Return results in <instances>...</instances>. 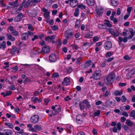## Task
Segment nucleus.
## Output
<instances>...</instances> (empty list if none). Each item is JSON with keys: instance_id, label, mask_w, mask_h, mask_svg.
<instances>
[{"instance_id": "obj_1", "label": "nucleus", "mask_w": 135, "mask_h": 135, "mask_svg": "<svg viewBox=\"0 0 135 135\" xmlns=\"http://www.w3.org/2000/svg\"><path fill=\"white\" fill-rule=\"evenodd\" d=\"M115 76V74L114 73H112L111 74L108 75L104 79L105 83L106 84L112 83L114 81Z\"/></svg>"}, {"instance_id": "obj_2", "label": "nucleus", "mask_w": 135, "mask_h": 135, "mask_svg": "<svg viewBox=\"0 0 135 135\" xmlns=\"http://www.w3.org/2000/svg\"><path fill=\"white\" fill-rule=\"evenodd\" d=\"M39 120V117L37 115H34L32 116L30 119L31 122L35 124L37 123Z\"/></svg>"}, {"instance_id": "obj_3", "label": "nucleus", "mask_w": 135, "mask_h": 135, "mask_svg": "<svg viewBox=\"0 0 135 135\" xmlns=\"http://www.w3.org/2000/svg\"><path fill=\"white\" fill-rule=\"evenodd\" d=\"M57 57L56 55L54 54H50L49 56V59L50 61L51 62H56L57 59Z\"/></svg>"}, {"instance_id": "obj_4", "label": "nucleus", "mask_w": 135, "mask_h": 135, "mask_svg": "<svg viewBox=\"0 0 135 135\" xmlns=\"http://www.w3.org/2000/svg\"><path fill=\"white\" fill-rule=\"evenodd\" d=\"M73 34V32L71 31L70 29L66 30L65 33V36L67 39H68Z\"/></svg>"}, {"instance_id": "obj_5", "label": "nucleus", "mask_w": 135, "mask_h": 135, "mask_svg": "<svg viewBox=\"0 0 135 135\" xmlns=\"http://www.w3.org/2000/svg\"><path fill=\"white\" fill-rule=\"evenodd\" d=\"M96 12L97 15L99 17L101 16L103 13V9L100 7L96 9Z\"/></svg>"}, {"instance_id": "obj_6", "label": "nucleus", "mask_w": 135, "mask_h": 135, "mask_svg": "<svg viewBox=\"0 0 135 135\" xmlns=\"http://www.w3.org/2000/svg\"><path fill=\"white\" fill-rule=\"evenodd\" d=\"M112 46L111 42L109 41H108L105 43L104 46L106 50H109L112 47Z\"/></svg>"}, {"instance_id": "obj_7", "label": "nucleus", "mask_w": 135, "mask_h": 135, "mask_svg": "<svg viewBox=\"0 0 135 135\" xmlns=\"http://www.w3.org/2000/svg\"><path fill=\"white\" fill-rule=\"evenodd\" d=\"M109 32L110 34L113 35L114 37H116L118 36V35L119 33V32L118 31L115 32L113 29L112 28H109Z\"/></svg>"}, {"instance_id": "obj_8", "label": "nucleus", "mask_w": 135, "mask_h": 135, "mask_svg": "<svg viewBox=\"0 0 135 135\" xmlns=\"http://www.w3.org/2000/svg\"><path fill=\"white\" fill-rule=\"evenodd\" d=\"M23 17V14L22 13H20L15 17L14 21L15 22H18Z\"/></svg>"}, {"instance_id": "obj_9", "label": "nucleus", "mask_w": 135, "mask_h": 135, "mask_svg": "<svg viewBox=\"0 0 135 135\" xmlns=\"http://www.w3.org/2000/svg\"><path fill=\"white\" fill-rule=\"evenodd\" d=\"M41 51L42 52H43L44 53H47L50 51V47L49 46H43L42 48Z\"/></svg>"}, {"instance_id": "obj_10", "label": "nucleus", "mask_w": 135, "mask_h": 135, "mask_svg": "<svg viewBox=\"0 0 135 135\" xmlns=\"http://www.w3.org/2000/svg\"><path fill=\"white\" fill-rule=\"evenodd\" d=\"M18 1H16L12 3L11 2L9 3V4L10 5H11L12 6L11 7V8H15V7H18L19 5L18 3Z\"/></svg>"}, {"instance_id": "obj_11", "label": "nucleus", "mask_w": 135, "mask_h": 135, "mask_svg": "<svg viewBox=\"0 0 135 135\" xmlns=\"http://www.w3.org/2000/svg\"><path fill=\"white\" fill-rule=\"evenodd\" d=\"M83 117V116L80 115H78L76 118L77 122L79 124H81L82 123V119Z\"/></svg>"}, {"instance_id": "obj_12", "label": "nucleus", "mask_w": 135, "mask_h": 135, "mask_svg": "<svg viewBox=\"0 0 135 135\" xmlns=\"http://www.w3.org/2000/svg\"><path fill=\"white\" fill-rule=\"evenodd\" d=\"M97 70L96 71L93 75V78L96 80L100 79V75H99L100 74L97 73Z\"/></svg>"}, {"instance_id": "obj_13", "label": "nucleus", "mask_w": 135, "mask_h": 135, "mask_svg": "<svg viewBox=\"0 0 135 135\" xmlns=\"http://www.w3.org/2000/svg\"><path fill=\"white\" fill-rule=\"evenodd\" d=\"M64 81L62 83V84L64 85L67 86L70 84V80L68 78L66 77L64 79Z\"/></svg>"}, {"instance_id": "obj_14", "label": "nucleus", "mask_w": 135, "mask_h": 135, "mask_svg": "<svg viewBox=\"0 0 135 135\" xmlns=\"http://www.w3.org/2000/svg\"><path fill=\"white\" fill-rule=\"evenodd\" d=\"M28 38V35L27 32L23 33L22 34L21 39L23 40H27Z\"/></svg>"}, {"instance_id": "obj_15", "label": "nucleus", "mask_w": 135, "mask_h": 135, "mask_svg": "<svg viewBox=\"0 0 135 135\" xmlns=\"http://www.w3.org/2000/svg\"><path fill=\"white\" fill-rule=\"evenodd\" d=\"M70 1V6L73 7H75L78 4L77 1Z\"/></svg>"}, {"instance_id": "obj_16", "label": "nucleus", "mask_w": 135, "mask_h": 135, "mask_svg": "<svg viewBox=\"0 0 135 135\" xmlns=\"http://www.w3.org/2000/svg\"><path fill=\"white\" fill-rule=\"evenodd\" d=\"M7 37V39L8 40L13 41L15 40V38L13 37L10 33H7L6 35Z\"/></svg>"}, {"instance_id": "obj_17", "label": "nucleus", "mask_w": 135, "mask_h": 135, "mask_svg": "<svg viewBox=\"0 0 135 135\" xmlns=\"http://www.w3.org/2000/svg\"><path fill=\"white\" fill-rule=\"evenodd\" d=\"M55 38V37L54 36H52L51 37L48 36L45 38V40L50 42Z\"/></svg>"}, {"instance_id": "obj_18", "label": "nucleus", "mask_w": 135, "mask_h": 135, "mask_svg": "<svg viewBox=\"0 0 135 135\" xmlns=\"http://www.w3.org/2000/svg\"><path fill=\"white\" fill-rule=\"evenodd\" d=\"M128 126L131 127L133 125V123L129 119H128L126 120V121L125 123Z\"/></svg>"}, {"instance_id": "obj_19", "label": "nucleus", "mask_w": 135, "mask_h": 135, "mask_svg": "<svg viewBox=\"0 0 135 135\" xmlns=\"http://www.w3.org/2000/svg\"><path fill=\"white\" fill-rule=\"evenodd\" d=\"M83 103L86 104V107L88 108L89 109L90 108L91 106L87 99L84 100L83 101Z\"/></svg>"}, {"instance_id": "obj_20", "label": "nucleus", "mask_w": 135, "mask_h": 135, "mask_svg": "<svg viewBox=\"0 0 135 135\" xmlns=\"http://www.w3.org/2000/svg\"><path fill=\"white\" fill-rule=\"evenodd\" d=\"M6 42L5 41H3L2 44L0 43V49L2 48L4 50L6 47Z\"/></svg>"}, {"instance_id": "obj_21", "label": "nucleus", "mask_w": 135, "mask_h": 135, "mask_svg": "<svg viewBox=\"0 0 135 135\" xmlns=\"http://www.w3.org/2000/svg\"><path fill=\"white\" fill-rule=\"evenodd\" d=\"M86 2L89 6H93L95 3L94 1H86Z\"/></svg>"}, {"instance_id": "obj_22", "label": "nucleus", "mask_w": 135, "mask_h": 135, "mask_svg": "<svg viewBox=\"0 0 135 135\" xmlns=\"http://www.w3.org/2000/svg\"><path fill=\"white\" fill-rule=\"evenodd\" d=\"M91 60L86 61V64L84 66V68H88L91 65Z\"/></svg>"}, {"instance_id": "obj_23", "label": "nucleus", "mask_w": 135, "mask_h": 135, "mask_svg": "<svg viewBox=\"0 0 135 135\" xmlns=\"http://www.w3.org/2000/svg\"><path fill=\"white\" fill-rule=\"evenodd\" d=\"M111 3L112 6L116 7L118 4V2L116 1H111Z\"/></svg>"}, {"instance_id": "obj_24", "label": "nucleus", "mask_w": 135, "mask_h": 135, "mask_svg": "<svg viewBox=\"0 0 135 135\" xmlns=\"http://www.w3.org/2000/svg\"><path fill=\"white\" fill-rule=\"evenodd\" d=\"M129 116L131 117H133L134 119H135V110H132L130 112Z\"/></svg>"}, {"instance_id": "obj_25", "label": "nucleus", "mask_w": 135, "mask_h": 135, "mask_svg": "<svg viewBox=\"0 0 135 135\" xmlns=\"http://www.w3.org/2000/svg\"><path fill=\"white\" fill-rule=\"evenodd\" d=\"M122 94V91L121 90L120 91L119 90H117L115 91L114 94L115 96L120 95Z\"/></svg>"}, {"instance_id": "obj_26", "label": "nucleus", "mask_w": 135, "mask_h": 135, "mask_svg": "<svg viewBox=\"0 0 135 135\" xmlns=\"http://www.w3.org/2000/svg\"><path fill=\"white\" fill-rule=\"evenodd\" d=\"M112 101H107L105 102V104L106 106L107 107H109L112 104Z\"/></svg>"}, {"instance_id": "obj_27", "label": "nucleus", "mask_w": 135, "mask_h": 135, "mask_svg": "<svg viewBox=\"0 0 135 135\" xmlns=\"http://www.w3.org/2000/svg\"><path fill=\"white\" fill-rule=\"evenodd\" d=\"M4 125L5 126H7L8 127L12 129L14 127V126L12 123H8L7 122H6L4 123Z\"/></svg>"}, {"instance_id": "obj_28", "label": "nucleus", "mask_w": 135, "mask_h": 135, "mask_svg": "<svg viewBox=\"0 0 135 135\" xmlns=\"http://www.w3.org/2000/svg\"><path fill=\"white\" fill-rule=\"evenodd\" d=\"M92 37V35L88 33H86L85 35V38H91Z\"/></svg>"}, {"instance_id": "obj_29", "label": "nucleus", "mask_w": 135, "mask_h": 135, "mask_svg": "<svg viewBox=\"0 0 135 135\" xmlns=\"http://www.w3.org/2000/svg\"><path fill=\"white\" fill-rule=\"evenodd\" d=\"M31 1V3H32L31 4L32 6H34L36 5V3H38L40 1Z\"/></svg>"}, {"instance_id": "obj_30", "label": "nucleus", "mask_w": 135, "mask_h": 135, "mask_svg": "<svg viewBox=\"0 0 135 135\" xmlns=\"http://www.w3.org/2000/svg\"><path fill=\"white\" fill-rule=\"evenodd\" d=\"M28 26V28L31 31H33L34 30V29L33 28L32 25L30 24H27Z\"/></svg>"}, {"instance_id": "obj_31", "label": "nucleus", "mask_w": 135, "mask_h": 135, "mask_svg": "<svg viewBox=\"0 0 135 135\" xmlns=\"http://www.w3.org/2000/svg\"><path fill=\"white\" fill-rule=\"evenodd\" d=\"M79 9L77 8L75 9V12L74 13V15L75 16H78L79 15Z\"/></svg>"}, {"instance_id": "obj_32", "label": "nucleus", "mask_w": 135, "mask_h": 135, "mask_svg": "<svg viewBox=\"0 0 135 135\" xmlns=\"http://www.w3.org/2000/svg\"><path fill=\"white\" fill-rule=\"evenodd\" d=\"M130 33L131 34V35L129 36L128 37V38L129 39H131L133 37V36H134V34L133 32V30L130 31Z\"/></svg>"}, {"instance_id": "obj_33", "label": "nucleus", "mask_w": 135, "mask_h": 135, "mask_svg": "<svg viewBox=\"0 0 135 135\" xmlns=\"http://www.w3.org/2000/svg\"><path fill=\"white\" fill-rule=\"evenodd\" d=\"M80 21L79 20H77L75 23V27L76 28H77L79 26V25L80 24Z\"/></svg>"}, {"instance_id": "obj_34", "label": "nucleus", "mask_w": 135, "mask_h": 135, "mask_svg": "<svg viewBox=\"0 0 135 135\" xmlns=\"http://www.w3.org/2000/svg\"><path fill=\"white\" fill-rule=\"evenodd\" d=\"M34 127L35 129L37 130L40 131L42 129L41 127L37 125H35Z\"/></svg>"}, {"instance_id": "obj_35", "label": "nucleus", "mask_w": 135, "mask_h": 135, "mask_svg": "<svg viewBox=\"0 0 135 135\" xmlns=\"http://www.w3.org/2000/svg\"><path fill=\"white\" fill-rule=\"evenodd\" d=\"M51 28L54 30L56 31L58 29V26L57 25H54L51 27Z\"/></svg>"}, {"instance_id": "obj_36", "label": "nucleus", "mask_w": 135, "mask_h": 135, "mask_svg": "<svg viewBox=\"0 0 135 135\" xmlns=\"http://www.w3.org/2000/svg\"><path fill=\"white\" fill-rule=\"evenodd\" d=\"M100 111L99 110H98L97 111L94 112V116H98L100 113Z\"/></svg>"}, {"instance_id": "obj_37", "label": "nucleus", "mask_w": 135, "mask_h": 135, "mask_svg": "<svg viewBox=\"0 0 135 135\" xmlns=\"http://www.w3.org/2000/svg\"><path fill=\"white\" fill-rule=\"evenodd\" d=\"M127 98L126 97L125 95H123L121 98V100L122 102H125L127 100Z\"/></svg>"}, {"instance_id": "obj_38", "label": "nucleus", "mask_w": 135, "mask_h": 135, "mask_svg": "<svg viewBox=\"0 0 135 135\" xmlns=\"http://www.w3.org/2000/svg\"><path fill=\"white\" fill-rule=\"evenodd\" d=\"M11 33L13 35L15 36H17L18 35V31H16L15 30H14V31H13L11 32Z\"/></svg>"}, {"instance_id": "obj_39", "label": "nucleus", "mask_w": 135, "mask_h": 135, "mask_svg": "<svg viewBox=\"0 0 135 135\" xmlns=\"http://www.w3.org/2000/svg\"><path fill=\"white\" fill-rule=\"evenodd\" d=\"M31 3V1H28L25 4L24 7L25 8L28 7Z\"/></svg>"}, {"instance_id": "obj_40", "label": "nucleus", "mask_w": 135, "mask_h": 135, "mask_svg": "<svg viewBox=\"0 0 135 135\" xmlns=\"http://www.w3.org/2000/svg\"><path fill=\"white\" fill-rule=\"evenodd\" d=\"M17 49V48L16 47H13L11 50V53L12 54L14 55L15 52L16 51Z\"/></svg>"}, {"instance_id": "obj_41", "label": "nucleus", "mask_w": 135, "mask_h": 135, "mask_svg": "<svg viewBox=\"0 0 135 135\" xmlns=\"http://www.w3.org/2000/svg\"><path fill=\"white\" fill-rule=\"evenodd\" d=\"M110 18L111 20L113 21V23L114 24H115L118 22V20L116 18H115L114 17H113V18Z\"/></svg>"}, {"instance_id": "obj_42", "label": "nucleus", "mask_w": 135, "mask_h": 135, "mask_svg": "<svg viewBox=\"0 0 135 135\" xmlns=\"http://www.w3.org/2000/svg\"><path fill=\"white\" fill-rule=\"evenodd\" d=\"M66 128L68 131L69 132V133H71V126H68L66 127Z\"/></svg>"}, {"instance_id": "obj_43", "label": "nucleus", "mask_w": 135, "mask_h": 135, "mask_svg": "<svg viewBox=\"0 0 135 135\" xmlns=\"http://www.w3.org/2000/svg\"><path fill=\"white\" fill-rule=\"evenodd\" d=\"M124 59L126 60H129L131 59V57H129L128 55H125L123 57Z\"/></svg>"}, {"instance_id": "obj_44", "label": "nucleus", "mask_w": 135, "mask_h": 135, "mask_svg": "<svg viewBox=\"0 0 135 135\" xmlns=\"http://www.w3.org/2000/svg\"><path fill=\"white\" fill-rule=\"evenodd\" d=\"M78 7L79 8H81V9H85L86 8L85 6L83 4L78 5Z\"/></svg>"}, {"instance_id": "obj_45", "label": "nucleus", "mask_w": 135, "mask_h": 135, "mask_svg": "<svg viewBox=\"0 0 135 135\" xmlns=\"http://www.w3.org/2000/svg\"><path fill=\"white\" fill-rule=\"evenodd\" d=\"M38 100V98L37 97H33L31 98V100L32 101L34 102L35 103Z\"/></svg>"}, {"instance_id": "obj_46", "label": "nucleus", "mask_w": 135, "mask_h": 135, "mask_svg": "<svg viewBox=\"0 0 135 135\" xmlns=\"http://www.w3.org/2000/svg\"><path fill=\"white\" fill-rule=\"evenodd\" d=\"M10 31L11 33L12 32L14 31L15 30L14 29V27H13L11 25H10L8 28Z\"/></svg>"}, {"instance_id": "obj_47", "label": "nucleus", "mask_w": 135, "mask_h": 135, "mask_svg": "<svg viewBox=\"0 0 135 135\" xmlns=\"http://www.w3.org/2000/svg\"><path fill=\"white\" fill-rule=\"evenodd\" d=\"M45 3L47 6H49L51 5L52 3V1H46Z\"/></svg>"}, {"instance_id": "obj_48", "label": "nucleus", "mask_w": 135, "mask_h": 135, "mask_svg": "<svg viewBox=\"0 0 135 135\" xmlns=\"http://www.w3.org/2000/svg\"><path fill=\"white\" fill-rule=\"evenodd\" d=\"M79 106L80 108V109L81 110H84L85 108L84 105V104H81L80 103L79 104Z\"/></svg>"}, {"instance_id": "obj_49", "label": "nucleus", "mask_w": 135, "mask_h": 135, "mask_svg": "<svg viewBox=\"0 0 135 135\" xmlns=\"http://www.w3.org/2000/svg\"><path fill=\"white\" fill-rule=\"evenodd\" d=\"M121 124L119 122H118L117 125V127L118 130H120L121 128Z\"/></svg>"}, {"instance_id": "obj_50", "label": "nucleus", "mask_w": 135, "mask_h": 135, "mask_svg": "<svg viewBox=\"0 0 135 135\" xmlns=\"http://www.w3.org/2000/svg\"><path fill=\"white\" fill-rule=\"evenodd\" d=\"M50 12H48L46 13H44V17L46 18H47L48 17H49Z\"/></svg>"}, {"instance_id": "obj_51", "label": "nucleus", "mask_w": 135, "mask_h": 135, "mask_svg": "<svg viewBox=\"0 0 135 135\" xmlns=\"http://www.w3.org/2000/svg\"><path fill=\"white\" fill-rule=\"evenodd\" d=\"M9 89L12 90H15L16 88H15V85L10 86L9 87Z\"/></svg>"}, {"instance_id": "obj_52", "label": "nucleus", "mask_w": 135, "mask_h": 135, "mask_svg": "<svg viewBox=\"0 0 135 135\" xmlns=\"http://www.w3.org/2000/svg\"><path fill=\"white\" fill-rule=\"evenodd\" d=\"M72 70V68L71 67H69L67 69L66 72L68 73H71Z\"/></svg>"}, {"instance_id": "obj_53", "label": "nucleus", "mask_w": 135, "mask_h": 135, "mask_svg": "<svg viewBox=\"0 0 135 135\" xmlns=\"http://www.w3.org/2000/svg\"><path fill=\"white\" fill-rule=\"evenodd\" d=\"M59 76V74L58 73H54L52 75V76L54 78H57Z\"/></svg>"}, {"instance_id": "obj_54", "label": "nucleus", "mask_w": 135, "mask_h": 135, "mask_svg": "<svg viewBox=\"0 0 135 135\" xmlns=\"http://www.w3.org/2000/svg\"><path fill=\"white\" fill-rule=\"evenodd\" d=\"M25 2H26V1H25L24 2H23L22 3V4L20 5V7L19 8H18V10L19 11L21 10L22 9V8H23V4L24 3H25Z\"/></svg>"}, {"instance_id": "obj_55", "label": "nucleus", "mask_w": 135, "mask_h": 135, "mask_svg": "<svg viewBox=\"0 0 135 135\" xmlns=\"http://www.w3.org/2000/svg\"><path fill=\"white\" fill-rule=\"evenodd\" d=\"M98 27L100 28H104L105 27V25L103 24H100L98 25Z\"/></svg>"}, {"instance_id": "obj_56", "label": "nucleus", "mask_w": 135, "mask_h": 135, "mask_svg": "<svg viewBox=\"0 0 135 135\" xmlns=\"http://www.w3.org/2000/svg\"><path fill=\"white\" fill-rule=\"evenodd\" d=\"M112 54L111 52H107L105 55V56L107 57H108L110 56Z\"/></svg>"}, {"instance_id": "obj_57", "label": "nucleus", "mask_w": 135, "mask_h": 135, "mask_svg": "<svg viewBox=\"0 0 135 135\" xmlns=\"http://www.w3.org/2000/svg\"><path fill=\"white\" fill-rule=\"evenodd\" d=\"M99 40V38L97 36L94 37L93 38V41L95 42Z\"/></svg>"}, {"instance_id": "obj_58", "label": "nucleus", "mask_w": 135, "mask_h": 135, "mask_svg": "<svg viewBox=\"0 0 135 135\" xmlns=\"http://www.w3.org/2000/svg\"><path fill=\"white\" fill-rule=\"evenodd\" d=\"M7 131V132H8V133H9V134L11 135L12 134L13 132L12 130L9 129H4V131Z\"/></svg>"}, {"instance_id": "obj_59", "label": "nucleus", "mask_w": 135, "mask_h": 135, "mask_svg": "<svg viewBox=\"0 0 135 135\" xmlns=\"http://www.w3.org/2000/svg\"><path fill=\"white\" fill-rule=\"evenodd\" d=\"M122 127L124 128V130L126 131H127L128 128V127L127 125H123Z\"/></svg>"}, {"instance_id": "obj_60", "label": "nucleus", "mask_w": 135, "mask_h": 135, "mask_svg": "<svg viewBox=\"0 0 135 135\" xmlns=\"http://www.w3.org/2000/svg\"><path fill=\"white\" fill-rule=\"evenodd\" d=\"M119 86H123L126 85V83H120L118 84Z\"/></svg>"}, {"instance_id": "obj_61", "label": "nucleus", "mask_w": 135, "mask_h": 135, "mask_svg": "<svg viewBox=\"0 0 135 135\" xmlns=\"http://www.w3.org/2000/svg\"><path fill=\"white\" fill-rule=\"evenodd\" d=\"M132 8L131 7H129L127 8V10L129 13L128 14H130L132 10Z\"/></svg>"}, {"instance_id": "obj_62", "label": "nucleus", "mask_w": 135, "mask_h": 135, "mask_svg": "<svg viewBox=\"0 0 135 135\" xmlns=\"http://www.w3.org/2000/svg\"><path fill=\"white\" fill-rule=\"evenodd\" d=\"M129 73L132 75H134L135 73V69H132Z\"/></svg>"}, {"instance_id": "obj_63", "label": "nucleus", "mask_w": 135, "mask_h": 135, "mask_svg": "<svg viewBox=\"0 0 135 135\" xmlns=\"http://www.w3.org/2000/svg\"><path fill=\"white\" fill-rule=\"evenodd\" d=\"M122 114L123 115L126 117H127L128 116V114L126 112H124L122 113Z\"/></svg>"}, {"instance_id": "obj_64", "label": "nucleus", "mask_w": 135, "mask_h": 135, "mask_svg": "<svg viewBox=\"0 0 135 135\" xmlns=\"http://www.w3.org/2000/svg\"><path fill=\"white\" fill-rule=\"evenodd\" d=\"M57 12V10H54L52 11V14L53 15H55L56 14Z\"/></svg>"}]
</instances>
